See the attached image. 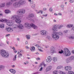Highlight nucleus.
I'll list each match as a JSON object with an SVG mask.
<instances>
[{
    "label": "nucleus",
    "instance_id": "obj_1",
    "mask_svg": "<svg viewBox=\"0 0 74 74\" xmlns=\"http://www.w3.org/2000/svg\"><path fill=\"white\" fill-rule=\"evenodd\" d=\"M58 53L60 54L64 53L63 55L65 56H69L71 55V52L67 48H65L64 51L63 50H61V51H59Z\"/></svg>",
    "mask_w": 74,
    "mask_h": 74
},
{
    "label": "nucleus",
    "instance_id": "obj_2",
    "mask_svg": "<svg viewBox=\"0 0 74 74\" xmlns=\"http://www.w3.org/2000/svg\"><path fill=\"white\" fill-rule=\"evenodd\" d=\"M26 2V1H24L23 0H20L18 2H16L13 4V7L14 8H17L21 6V5H24L25 4Z\"/></svg>",
    "mask_w": 74,
    "mask_h": 74
},
{
    "label": "nucleus",
    "instance_id": "obj_3",
    "mask_svg": "<svg viewBox=\"0 0 74 74\" xmlns=\"http://www.w3.org/2000/svg\"><path fill=\"white\" fill-rule=\"evenodd\" d=\"M0 53L1 55L2 56V57L3 58H8L9 57V53L7 52L5 50H0Z\"/></svg>",
    "mask_w": 74,
    "mask_h": 74
},
{
    "label": "nucleus",
    "instance_id": "obj_4",
    "mask_svg": "<svg viewBox=\"0 0 74 74\" xmlns=\"http://www.w3.org/2000/svg\"><path fill=\"white\" fill-rule=\"evenodd\" d=\"M52 36L54 40H58L59 38V36L58 32H53L52 34Z\"/></svg>",
    "mask_w": 74,
    "mask_h": 74
},
{
    "label": "nucleus",
    "instance_id": "obj_5",
    "mask_svg": "<svg viewBox=\"0 0 74 74\" xmlns=\"http://www.w3.org/2000/svg\"><path fill=\"white\" fill-rule=\"evenodd\" d=\"M52 36L54 40H58L59 38V36L58 32H53L52 34Z\"/></svg>",
    "mask_w": 74,
    "mask_h": 74
},
{
    "label": "nucleus",
    "instance_id": "obj_6",
    "mask_svg": "<svg viewBox=\"0 0 74 74\" xmlns=\"http://www.w3.org/2000/svg\"><path fill=\"white\" fill-rule=\"evenodd\" d=\"M52 36L54 40H58L59 38V36L58 32H53L52 34Z\"/></svg>",
    "mask_w": 74,
    "mask_h": 74
},
{
    "label": "nucleus",
    "instance_id": "obj_7",
    "mask_svg": "<svg viewBox=\"0 0 74 74\" xmlns=\"http://www.w3.org/2000/svg\"><path fill=\"white\" fill-rule=\"evenodd\" d=\"M4 21H5V22H7V25H8V26H12V25H13V24H14V22H12V21H8L7 20L4 19H0V22H4Z\"/></svg>",
    "mask_w": 74,
    "mask_h": 74
},
{
    "label": "nucleus",
    "instance_id": "obj_8",
    "mask_svg": "<svg viewBox=\"0 0 74 74\" xmlns=\"http://www.w3.org/2000/svg\"><path fill=\"white\" fill-rule=\"evenodd\" d=\"M25 12V10L22 9L18 10L17 11V13L18 15L21 16V15H23V14H24Z\"/></svg>",
    "mask_w": 74,
    "mask_h": 74
},
{
    "label": "nucleus",
    "instance_id": "obj_9",
    "mask_svg": "<svg viewBox=\"0 0 74 74\" xmlns=\"http://www.w3.org/2000/svg\"><path fill=\"white\" fill-rule=\"evenodd\" d=\"M58 25H53V27L52 29V31L54 32H57L58 30Z\"/></svg>",
    "mask_w": 74,
    "mask_h": 74
},
{
    "label": "nucleus",
    "instance_id": "obj_10",
    "mask_svg": "<svg viewBox=\"0 0 74 74\" xmlns=\"http://www.w3.org/2000/svg\"><path fill=\"white\" fill-rule=\"evenodd\" d=\"M40 34L43 36H45L48 34V32L45 30H42L40 31Z\"/></svg>",
    "mask_w": 74,
    "mask_h": 74
},
{
    "label": "nucleus",
    "instance_id": "obj_11",
    "mask_svg": "<svg viewBox=\"0 0 74 74\" xmlns=\"http://www.w3.org/2000/svg\"><path fill=\"white\" fill-rule=\"evenodd\" d=\"M20 17L16 15H14L11 16V18L13 20H15L16 19H20Z\"/></svg>",
    "mask_w": 74,
    "mask_h": 74
},
{
    "label": "nucleus",
    "instance_id": "obj_12",
    "mask_svg": "<svg viewBox=\"0 0 74 74\" xmlns=\"http://www.w3.org/2000/svg\"><path fill=\"white\" fill-rule=\"evenodd\" d=\"M52 66H47L45 69V71L46 72H48V71H49L51 70L52 69Z\"/></svg>",
    "mask_w": 74,
    "mask_h": 74
},
{
    "label": "nucleus",
    "instance_id": "obj_13",
    "mask_svg": "<svg viewBox=\"0 0 74 74\" xmlns=\"http://www.w3.org/2000/svg\"><path fill=\"white\" fill-rule=\"evenodd\" d=\"M64 69L65 70L69 71V70H71L72 69V68L70 66H65Z\"/></svg>",
    "mask_w": 74,
    "mask_h": 74
},
{
    "label": "nucleus",
    "instance_id": "obj_14",
    "mask_svg": "<svg viewBox=\"0 0 74 74\" xmlns=\"http://www.w3.org/2000/svg\"><path fill=\"white\" fill-rule=\"evenodd\" d=\"M31 27H32L34 29H37V28H38L37 26L33 23L31 24Z\"/></svg>",
    "mask_w": 74,
    "mask_h": 74
},
{
    "label": "nucleus",
    "instance_id": "obj_15",
    "mask_svg": "<svg viewBox=\"0 0 74 74\" xmlns=\"http://www.w3.org/2000/svg\"><path fill=\"white\" fill-rule=\"evenodd\" d=\"M5 30L9 32H12L13 31V29H12L8 27H6Z\"/></svg>",
    "mask_w": 74,
    "mask_h": 74
},
{
    "label": "nucleus",
    "instance_id": "obj_16",
    "mask_svg": "<svg viewBox=\"0 0 74 74\" xmlns=\"http://www.w3.org/2000/svg\"><path fill=\"white\" fill-rule=\"evenodd\" d=\"M50 51L51 52V53H55L56 52L55 47H51Z\"/></svg>",
    "mask_w": 74,
    "mask_h": 74
},
{
    "label": "nucleus",
    "instance_id": "obj_17",
    "mask_svg": "<svg viewBox=\"0 0 74 74\" xmlns=\"http://www.w3.org/2000/svg\"><path fill=\"white\" fill-rule=\"evenodd\" d=\"M24 26L25 27H31V24H29L28 23H24Z\"/></svg>",
    "mask_w": 74,
    "mask_h": 74
},
{
    "label": "nucleus",
    "instance_id": "obj_18",
    "mask_svg": "<svg viewBox=\"0 0 74 74\" xmlns=\"http://www.w3.org/2000/svg\"><path fill=\"white\" fill-rule=\"evenodd\" d=\"M9 71L12 74H15L16 73V70L15 69H10L9 70Z\"/></svg>",
    "mask_w": 74,
    "mask_h": 74
},
{
    "label": "nucleus",
    "instance_id": "obj_19",
    "mask_svg": "<svg viewBox=\"0 0 74 74\" xmlns=\"http://www.w3.org/2000/svg\"><path fill=\"white\" fill-rule=\"evenodd\" d=\"M23 25L21 24H20L19 25H18V28L19 29H23Z\"/></svg>",
    "mask_w": 74,
    "mask_h": 74
},
{
    "label": "nucleus",
    "instance_id": "obj_20",
    "mask_svg": "<svg viewBox=\"0 0 74 74\" xmlns=\"http://www.w3.org/2000/svg\"><path fill=\"white\" fill-rule=\"evenodd\" d=\"M15 22L19 24L20 23H21V20L19 19H16L15 20Z\"/></svg>",
    "mask_w": 74,
    "mask_h": 74
},
{
    "label": "nucleus",
    "instance_id": "obj_21",
    "mask_svg": "<svg viewBox=\"0 0 74 74\" xmlns=\"http://www.w3.org/2000/svg\"><path fill=\"white\" fill-rule=\"evenodd\" d=\"M71 61H72L71 60L70 57L67 58L66 60V62L67 63H69V62H70Z\"/></svg>",
    "mask_w": 74,
    "mask_h": 74
},
{
    "label": "nucleus",
    "instance_id": "obj_22",
    "mask_svg": "<svg viewBox=\"0 0 74 74\" xmlns=\"http://www.w3.org/2000/svg\"><path fill=\"white\" fill-rule=\"evenodd\" d=\"M5 69V66L3 65H0V71L2 70H4Z\"/></svg>",
    "mask_w": 74,
    "mask_h": 74
},
{
    "label": "nucleus",
    "instance_id": "obj_23",
    "mask_svg": "<svg viewBox=\"0 0 74 74\" xmlns=\"http://www.w3.org/2000/svg\"><path fill=\"white\" fill-rule=\"evenodd\" d=\"M28 16L29 18H33L34 16V14H33L29 13Z\"/></svg>",
    "mask_w": 74,
    "mask_h": 74
},
{
    "label": "nucleus",
    "instance_id": "obj_24",
    "mask_svg": "<svg viewBox=\"0 0 74 74\" xmlns=\"http://www.w3.org/2000/svg\"><path fill=\"white\" fill-rule=\"evenodd\" d=\"M48 59H46V61L47 62H51V60H52V59L51 58H49V57H47Z\"/></svg>",
    "mask_w": 74,
    "mask_h": 74
},
{
    "label": "nucleus",
    "instance_id": "obj_25",
    "mask_svg": "<svg viewBox=\"0 0 74 74\" xmlns=\"http://www.w3.org/2000/svg\"><path fill=\"white\" fill-rule=\"evenodd\" d=\"M52 60L54 62H57L58 59L56 57H53L52 58Z\"/></svg>",
    "mask_w": 74,
    "mask_h": 74
},
{
    "label": "nucleus",
    "instance_id": "obj_26",
    "mask_svg": "<svg viewBox=\"0 0 74 74\" xmlns=\"http://www.w3.org/2000/svg\"><path fill=\"white\" fill-rule=\"evenodd\" d=\"M13 28L15 29H16L17 28H18V25L16 24H15L13 25Z\"/></svg>",
    "mask_w": 74,
    "mask_h": 74
},
{
    "label": "nucleus",
    "instance_id": "obj_27",
    "mask_svg": "<svg viewBox=\"0 0 74 74\" xmlns=\"http://www.w3.org/2000/svg\"><path fill=\"white\" fill-rule=\"evenodd\" d=\"M5 14H9L11 12V11L8 10H5Z\"/></svg>",
    "mask_w": 74,
    "mask_h": 74
},
{
    "label": "nucleus",
    "instance_id": "obj_28",
    "mask_svg": "<svg viewBox=\"0 0 74 74\" xmlns=\"http://www.w3.org/2000/svg\"><path fill=\"white\" fill-rule=\"evenodd\" d=\"M5 6V3H3L0 5V8H3V7H4Z\"/></svg>",
    "mask_w": 74,
    "mask_h": 74
},
{
    "label": "nucleus",
    "instance_id": "obj_29",
    "mask_svg": "<svg viewBox=\"0 0 74 74\" xmlns=\"http://www.w3.org/2000/svg\"><path fill=\"white\" fill-rule=\"evenodd\" d=\"M69 38L71 39V40H73L74 39V36H69Z\"/></svg>",
    "mask_w": 74,
    "mask_h": 74
},
{
    "label": "nucleus",
    "instance_id": "obj_30",
    "mask_svg": "<svg viewBox=\"0 0 74 74\" xmlns=\"http://www.w3.org/2000/svg\"><path fill=\"white\" fill-rule=\"evenodd\" d=\"M16 55H15L14 56L13 60V61H16Z\"/></svg>",
    "mask_w": 74,
    "mask_h": 74
},
{
    "label": "nucleus",
    "instance_id": "obj_31",
    "mask_svg": "<svg viewBox=\"0 0 74 74\" xmlns=\"http://www.w3.org/2000/svg\"><path fill=\"white\" fill-rule=\"evenodd\" d=\"M0 27L2 29H3L4 27V24H0Z\"/></svg>",
    "mask_w": 74,
    "mask_h": 74
},
{
    "label": "nucleus",
    "instance_id": "obj_32",
    "mask_svg": "<svg viewBox=\"0 0 74 74\" xmlns=\"http://www.w3.org/2000/svg\"><path fill=\"white\" fill-rule=\"evenodd\" d=\"M73 26V25L72 24H69L67 25V27H69H69H72Z\"/></svg>",
    "mask_w": 74,
    "mask_h": 74
},
{
    "label": "nucleus",
    "instance_id": "obj_33",
    "mask_svg": "<svg viewBox=\"0 0 74 74\" xmlns=\"http://www.w3.org/2000/svg\"><path fill=\"white\" fill-rule=\"evenodd\" d=\"M30 49L31 51H34V50H35V47H32Z\"/></svg>",
    "mask_w": 74,
    "mask_h": 74
},
{
    "label": "nucleus",
    "instance_id": "obj_34",
    "mask_svg": "<svg viewBox=\"0 0 74 74\" xmlns=\"http://www.w3.org/2000/svg\"><path fill=\"white\" fill-rule=\"evenodd\" d=\"M63 27V25H58V29H60L62 28V27Z\"/></svg>",
    "mask_w": 74,
    "mask_h": 74
},
{
    "label": "nucleus",
    "instance_id": "obj_35",
    "mask_svg": "<svg viewBox=\"0 0 74 74\" xmlns=\"http://www.w3.org/2000/svg\"><path fill=\"white\" fill-rule=\"evenodd\" d=\"M63 68V66H57V69H60Z\"/></svg>",
    "mask_w": 74,
    "mask_h": 74
},
{
    "label": "nucleus",
    "instance_id": "obj_36",
    "mask_svg": "<svg viewBox=\"0 0 74 74\" xmlns=\"http://www.w3.org/2000/svg\"><path fill=\"white\" fill-rule=\"evenodd\" d=\"M71 59V60H74V56H71L69 57Z\"/></svg>",
    "mask_w": 74,
    "mask_h": 74
},
{
    "label": "nucleus",
    "instance_id": "obj_37",
    "mask_svg": "<svg viewBox=\"0 0 74 74\" xmlns=\"http://www.w3.org/2000/svg\"><path fill=\"white\" fill-rule=\"evenodd\" d=\"M26 37L28 40L30 39V36L29 35H26Z\"/></svg>",
    "mask_w": 74,
    "mask_h": 74
},
{
    "label": "nucleus",
    "instance_id": "obj_38",
    "mask_svg": "<svg viewBox=\"0 0 74 74\" xmlns=\"http://www.w3.org/2000/svg\"><path fill=\"white\" fill-rule=\"evenodd\" d=\"M38 49L41 52H43V51L41 50V47H40L39 46L38 47Z\"/></svg>",
    "mask_w": 74,
    "mask_h": 74
},
{
    "label": "nucleus",
    "instance_id": "obj_39",
    "mask_svg": "<svg viewBox=\"0 0 74 74\" xmlns=\"http://www.w3.org/2000/svg\"><path fill=\"white\" fill-rule=\"evenodd\" d=\"M47 38L49 40H51V37H50L49 36H47Z\"/></svg>",
    "mask_w": 74,
    "mask_h": 74
},
{
    "label": "nucleus",
    "instance_id": "obj_40",
    "mask_svg": "<svg viewBox=\"0 0 74 74\" xmlns=\"http://www.w3.org/2000/svg\"><path fill=\"white\" fill-rule=\"evenodd\" d=\"M1 47H5V44L3 43H1Z\"/></svg>",
    "mask_w": 74,
    "mask_h": 74
},
{
    "label": "nucleus",
    "instance_id": "obj_41",
    "mask_svg": "<svg viewBox=\"0 0 74 74\" xmlns=\"http://www.w3.org/2000/svg\"><path fill=\"white\" fill-rule=\"evenodd\" d=\"M61 8H62V10H64V5H61L60 6Z\"/></svg>",
    "mask_w": 74,
    "mask_h": 74
},
{
    "label": "nucleus",
    "instance_id": "obj_42",
    "mask_svg": "<svg viewBox=\"0 0 74 74\" xmlns=\"http://www.w3.org/2000/svg\"><path fill=\"white\" fill-rule=\"evenodd\" d=\"M12 4V3H11L10 2H8L6 3V5H11Z\"/></svg>",
    "mask_w": 74,
    "mask_h": 74
},
{
    "label": "nucleus",
    "instance_id": "obj_43",
    "mask_svg": "<svg viewBox=\"0 0 74 74\" xmlns=\"http://www.w3.org/2000/svg\"><path fill=\"white\" fill-rule=\"evenodd\" d=\"M29 2H30V5H32L33 4V1H32Z\"/></svg>",
    "mask_w": 74,
    "mask_h": 74
},
{
    "label": "nucleus",
    "instance_id": "obj_44",
    "mask_svg": "<svg viewBox=\"0 0 74 74\" xmlns=\"http://www.w3.org/2000/svg\"><path fill=\"white\" fill-rule=\"evenodd\" d=\"M22 53V50H20V52H18L17 53V54H21Z\"/></svg>",
    "mask_w": 74,
    "mask_h": 74
},
{
    "label": "nucleus",
    "instance_id": "obj_45",
    "mask_svg": "<svg viewBox=\"0 0 74 74\" xmlns=\"http://www.w3.org/2000/svg\"><path fill=\"white\" fill-rule=\"evenodd\" d=\"M22 53V50H20V52H18L17 53V54H21Z\"/></svg>",
    "mask_w": 74,
    "mask_h": 74
},
{
    "label": "nucleus",
    "instance_id": "obj_46",
    "mask_svg": "<svg viewBox=\"0 0 74 74\" xmlns=\"http://www.w3.org/2000/svg\"><path fill=\"white\" fill-rule=\"evenodd\" d=\"M58 34H59L60 36H63V33L62 32H59L58 33Z\"/></svg>",
    "mask_w": 74,
    "mask_h": 74
},
{
    "label": "nucleus",
    "instance_id": "obj_47",
    "mask_svg": "<svg viewBox=\"0 0 74 74\" xmlns=\"http://www.w3.org/2000/svg\"><path fill=\"white\" fill-rule=\"evenodd\" d=\"M58 72V71H55L53 72V73L54 74H57V73Z\"/></svg>",
    "mask_w": 74,
    "mask_h": 74
},
{
    "label": "nucleus",
    "instance_id": "obj_48",
    "mask_svg": "<svg viewBox=\"0 0 74 74\" xmlns=\"http://www.w3.org/2000/svg\"><path fill=\"white\" fill-rule=\"evenodd\" d=\"M68 73L69 74H72V73H73V72L72 71H69Z\"/></svg>",
    "mask_w": 74,
    "mask_h": 74
},
{
    "label": "nucleus",
    "instance_id": "obj_49",
    "mask_svg": "<svg viewBox=\"0 0 74 74\" xmlns=\"http://www.w3.org/2000/svg\"><path fill=\"white\" fill-rule=\"evenodd\" d=\"M42 69H43V67H41L39 70L40 71H42Z\"/></svg>",
    "mask_w": 74,
    "mask_h": 74
},
{
    "label": "nucleus",
    "instance_id": "obj_50",
    "mask_svg": "<svg viewBox=\"0 0 74 74\" xmlns=\"http://www.w3.org/2000/svg\"><path fill=\"white\" fill-rule=\"evenodd\" d=\"M22 56V54H20L18 55V58H21Z\"/></svg>",
    "mask_w": 74,
    "mask_h": 74
},
{
    "label": "nucleus",
    "instance_id": "obj_51",
    "mask_svg": "<svg viewBox=\"0 0 74 74\" xmlns=\"http://www.w3.org/2000/svg\"><path fill=\"white\" fill-rule=\"evenodd\" d=\"M69 2L71 3H73L74 2V0H71L69 1Z\"/></svg>",
    "mask_w": 74,
    "mask_h": 74
},
{
    "label": "nucleus",
    "instance_id": "obj_52",
    "mask_svg": "<svg viewBox=\"0 0 74 74\" xmlns=\"http://www.w3.org/2000/svg\"><path fill=\"white\" fill-rule=\"evenodd\" d=\"M48 15L47 14H44L43 15V16H44L45 17H46V16H47Z\"/></svg>",
    "mask_w": 74,
    "mask_h": 74
},
{
    "label": "nucleus",
    "instance_id": "obj_53",
    "mask_svg": "<svg viewBox=\"0 0 74 74\" xmlns=\"http://www.w3.org/2000/svg\"><path fill=\"white\" fill-rule=\"evenodd\" d=\"M25 47L26 48V49H29V47H28V46H26Z\"/></svg>",
    "mask_w": 74,
    "mask_h": 74
},
{
    "label": "nucleus",
    "instance_id": "obj_54",
    "mask_svg": "<svg viewBox=\"0 0 74 74\" xmlns=\"http://www.w3.org/2000/svg\"><path fill=\"white\" fill-rule=\"evenodd\" d=\"M49 11H51V12H52V8H50Z\"/></svg>",
    "mask_w": 74,
    "mask_h": 74
},
{
    "label": "nucleus",
    "instance_id": "obj_55",
    "mask_svg": "<svg viewBox=\"0 0 74 74\" xmlns=\"http://www.w3.org/2000/svg\"><path fill=\"white\" fill-rule=\"evenodd\" d=\"M36 59L37 60H40V58H36Z\"/></svg>",
    "mask_w": 74,
    "mask_h": 74
},
{
    "label": "nucleus",
    "instance_id": "obj_56",
    "mask_svg": "<svg viewBox=\"0 0 74 74\" xmlns=\"http://www.w3.org/2000/svg\"><path fill=\"white\" fill-rule=\"evenodd\" d=\"M41 10L39 11L38 12L37 11V14H39V13H40V12H41Z\"/></svg>",
    "mask_w": 74,
    "mask_h": 74
},
{
    "label": "nucleus",
    "instance_id": "obj_57",
    "mask_svg": "<svg viewBox=\"0 0 74 74\" xmlns=\"http://www.w3.org/2000/svg\"><path fill=\"white\" fill-rule=\"evenodd\" d=\"M68 32V30H66V31H64V32L65 33H67Z\"/></svg>",
    "mask_w": 74,
    "mask_h": 74
},
{
    "label": "nucleus",
    "instance_id": "obj_58",
    "mask_svg": "<svg viewBox=\"0 0 74 74\" xmlns=\"http://www.w3.org/2000/svg\"><path fill=\"white\" fill-rule=\"evenodd\" d=\"M19 38H17V41H19Z\"/></svg>",
    "mask_w": 74,
    "mask_h": 74
},
{
    "label": "nucleus",
    "instance_id": "obj_59",
    "mask_svg": "<svg viewBox=\"0 0 74 74\" xmlns=\"http://www.w3.org/2000/svg\"><path fill=\"white\" fill-rule=\"evenodd\" d=\"M32 8H33V9H34V8H35V7H34V5H32V6L31 7Z\"/></svg>",
    "mask_w": 74,
    "mask_h": 74
},
{
    "label": "nucleus",
    "instance_id": "obj_60",
    "mask_svg": "<svg viewBox=\"0 0 74 74\" xmlns=\"http://www.w3.org/2000/svg\"><path fill=\"white\" fill-rule=\"evenodd\" d=\"M36 47H38V46H39V45L37 44H36V45H35Z\"/></svg>",
    "mask_w": 74,
    "mask_h": 74
},
{
    "label": "nucleus",
    "instance_id": "obj_61",
    "mask_svg": "<svg viewBox=\"0 0 74 74\" xmlns=\"http://www.w3.org/2000/svg\"><path fill=\"white\" fill-rule=\"evenodd\" d=\"M43 64H40L39 67H42V65H43Z\"/></svg>",
    "mask_w": 74,
    "mask_h": 74
},
{
    "label": "nucleus",
    "instance_id": "obj_62",
    "mask_svg": "<svg viewBox=\"0 0 74 74\" xmlns=\"http://www.w3.org/2000/svg\"><path fill=\"white\" fill-rule=\"evenodd\" d=\"M58 15H62V14L60 13H58Z\"/></svg>",
    "mask_w": 74,
    "mask_h": 74
},
{
    "label": "nucleus",
    "instance_id": "obj_63",
    "mask_svg": "<svg viewBox=\"0 0 74 74\" xmlns=\"http://www.w3.org/2000/svg\"><path fill=\"white\" fill-rule=\"evenodd\" d=\"M43 10L44 11H46L47 10V8H43Z\"/></svg>",
    "mask_w": 74,
    "mask_h": 74
},
{
    "label": "nucleus",
    "instance_id": "obj_64",
    "mask_svg": "<svg viewBox=\"0 0 74 74\" xmlns=\"http://www.w3.org/2000/svg\"><path fill=\"white\" fill-rule=\"evenodd\" d=\"M63 72H60L59 73H60V74H62Z\"/></svg>",
    "mask_w": 74,
    "mask_h": 74
}]
</instances>
